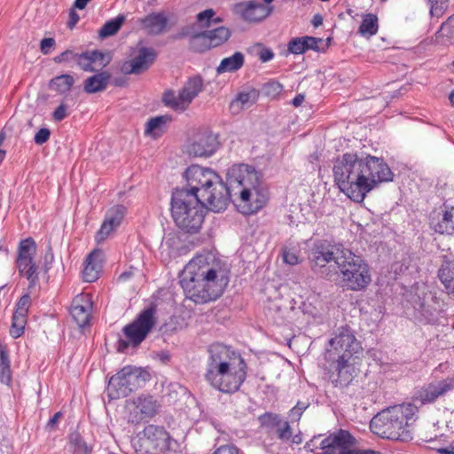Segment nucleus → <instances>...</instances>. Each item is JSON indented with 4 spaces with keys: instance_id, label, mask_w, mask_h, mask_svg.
I'll use <instances>...</instances> for the list:
<instances>
[{
    "instance_id": "obj_1",
    "label": "nucleus",
    "mask_w": 454,
    "mask_h": 454,
    "mask_svg": "<svg viewBox=\"0 0 454 454\" xmlns=\"http://www.w3.org/2000/svg\"><path fill=\"white\" fill-rule=\"evenodd\" d=\"M336 186L351 200L360 203L380 183L391 182L394 174L383 158L356 153L337 157L333 167Z\"/></svg>"
},
{
    "instance_id": "obj_2",
    "label": "nucleus",
    "mask_w": 454,
    "mask_h": 454,
    "mask_svg": "<svg viewBox=\"0 0 454 454\" xmlns=\"http://www.w3.org/2000/svg\"><path fill=\"white\" fill-rule=\"evenodd\" d=\"M207 360L204 374L206 381L223 394L239 391L247 377L248 366L242 355L222 343L207 348Z\"/></svg>"
},
{
    "instance_id": "obj_3",
    "label": "nucleus",
    "mask_w": 454,
    "mask_h": 454,
    "mask_svg": "<svg viewBox=\"0 0 454 454\" xmlns=\"http://www.w3.org/2000/svg\"><path fill=\"white\" fill-rule=\"evenodd\" d=\"M184 177L187 186L173 191L192 194L214 212H221L227 208L228 192L224 182L217 173L207 168L192 165L184 171Z\"/></svg>"
},
{
    "instance_id": "obj_4",
    "label": "nucleus",
    "mask_w": 454,
    "mask_h": 454,
    "mask_svg": "<svg viewBox=\"0 0 454 454\" xmlns=\"http://www.w3.org/2000/svg\"><path fill=\"white\" fill-rule=\"evenodd\" d=\"M418 407L403 403L379 411L370 421L371 431L383 439L408 442L412 439L411 426L417 419Z\"/></svg>"
},
{
    "instance_id": "obj_5",
    "label": "nucleus",
    "mask_w": 454,
    "mask_h": 454,
    "mask_svg": "<svg viewBox=\"0 0 454 454\" xmlns=\"http://www.w3.org/2000/svg\"><path fill=\"white\" fill-rule=\"evenodd\" d=\"M171 215L176 226L184 232L194 234L200 231L204 222L207 205L192 194L175 191L171 195Z\"/></svg>"
},
{
    "instance_id": "obj_6",
    "label": "nucleus",
    "mask_w": 454,
    "mask_h": 454,
    "mask_svg": "<svg viewBox=\"0 0 454 454\" xmlns=\"http://www.w3.org/2000/svg\"><path fill=\"white\" fill-rule=\"evenodd\" d=\"M187 274L192 271L194 277L200 278V281L205 282L207 287V295H212L213 299L217 300L223 293L228 285L229 278L221 263L210 254H199L192 258L186 265Z\"/></svg>"
},
{
    "instance_id": "obj_7",
    "label": "nucleus",
    "mask_w": 454,
    "mask_h": 454,
    "mask_svg": "<svg viewBox=\"0 0 454 454\" xmlns=\"http://www.w3.org/2000/svg\"><path fill=\"white\" fill-rule=\"evenodd\" d=\"M333 370L332 382L340 387L350 398L360 400L364 397L363 386L355 380L358 372V357L337 356L336 359H326Z\"/></svg>"
},
{
    "instance_id": "obj_8",
    "label": "nucleus",
    "mask_w": 454,
    "mask_h": 454,
    "mask_svg": "<svg viewBox=\"0 0 454 454\" xmlns=\"http://www.w3.org/2000/svg\"><path fill=\"white\" fill-rule=\"evenodd\" d=\"M338 269L342 276V281L347 289L361 291L366 288L372 281L369 266L366 262L351 250L342 248Z\"/></svg>"
},
{
    "instance_id": "obj_9",
    "label": "nucleus",
    "mask_w": 454,
    "mask_h": 454,
    "mask_svg": "<svg viewBox=\"0 0 454 454\" xmlns=\"http://www.w3.org/2000/svg\"><path fill=\"white\" fill-rule=\"evenodd\" d=\"M151 379L146 370L127 365L113 375L107 386V395L110 399L115 400L129 396L132 392L143 387Z\"/></svg>"
},
{
    "instance_id": "obj_10",
    "label": "nucleus",
    "mask_w": 454,
    "mask_h": 454,
    "mask_svg": "<svg viewBox=\"0 0 454 454\" xmlns=\"http://www.w3.org/2000/svg\"><path fill=\"white\" fill-rule=\"evenodd\" d=\"M342 246H336L326 239H317L309 247L308 261L311 270L324 278H331L337 271L334 262L338 265L339 257L342 256Z\"/></svg>"
},
{
    "instance_id": "obj_11",
    "label": "nucleus",
    "mask_w": 454,
    "mask_h": 454,
    "mask_svg": "<svg viewBox=\"0 0 454 454\" xmlns=\"http://www.w3.org/2000/svg\"><path fill=\"white\" fill-rule=\"evenodd\" d=\"M157 309L154 304L144 309L136 318L122 328L124 338L117 341V351L123 353L129 347H137L155 325Z\"/></svg>"
},
{
    "instance_id": "obj_12",
    "label": "nucleus",
    "mask_w": 454,
    "mask_h": 454,
    "mask_svg": "<svg viewBox=\"0 0 454 454\" xmlns=\"http://www.w3.org/2000/svg\"><path fill=\"white\" fill-rule=\"evenodd\" d=\"M176 443L163 426L149 424L132 441L137 454H166Z\"/></svg>"
},
{
    "instance_id": "obj_13",
    "label": "nucleus",
    "mask_w": 454,
    "mask_h": 454,
    "mask_svg": "<svg viewBox=\"0 0 454 454\" xmlns=\"http://www.w3.org/2000/svg\"><path fill=\"white\" fill-rule=\"evenodd\" d=\"M36 248V243L31 237L21 239L17 247L16 268L19 275L28 281V291H32L39 282V266L35 258Z\"/></svg>"
},
{
    "instance_id": "obj_14",
    "label": "nucleus",
    "mask_w": 454,
    "mask_h": 454,
    "mask_svg": "<svg viewBox=\"0 0 454 454\" xmlns=\"http://www.w3.org/2000/svg\"><path fill=\"white\" fill-rule=\"evenodd\" d=\"M260 173L253 166L239 163L233 164L226 173L224 186L228 192L227 206L231 195H237L243 188L260 186Z\"/></svg>"
},
{
    "instance_id": "obj_15",
    "label": "nucleus",
    "mask_w": 454,
    "mask_h": 454,
    "mask_svg": "<svg viewBox=\"0 0 454 454\" xmlns=\"http://www.w3.org/2000/svg\"><path fill=\"white\" fill-rule=\"evenodd\" d=\"M53 61L57 64L66 63L69 67L75 65L84 72H97L93 64L100 62L101 67H106L111 57L108 53L99 50L85 51L82 52H75L74 50H66L60 54L53 58Z\"/></svg>"
},
{
    "instance_id": "obj_16",
    "label": "nucleus",
    "mask_w": 454,
    "mask_h": 454,
    "mask_svg": "<svg viewBox=\"0 0 454 454\" xmlns=\"http://www.w3.org/2000/svg\"><path fill=\"white\" fill-rule=\"evenodd\" d=\"M361 347L356 340L353 331L348 325L338 328L333 338L329 340V348L326 349V359H336L337 356L358 357L356 354Z\"/></svg>"
},
{
    "instance_id": "obj_17",
    "label": "nucleus",
    "mask_w": 454,
    "mask_h": 454,
    "mask_svg": "<svg viewBox=\"0 0 454 454\" xmlns=\"http://www.w3.org/2000/svg\"><path fill=\"white\" fill-rule=\"evenodd\" d=\"M356 444V439L349 431L340 428L325 437L319 442V448L325 454H338L347 451H354L356 454H380L374 450L350 449Z\"/></svg>"
},
{
    "instance_id": "obj_18",
    "label": "nucleus",
    "mask_w": 454,
    "mask_h": 454,
    "mask_svg": "<svg viewBox=\"0 0 454 454\" xmlns=\"http://www.w3.org/2000/svg\"><path fill=\"white\" fill-rule=\"evenodd\" d=\"M231 201L237 210L245 215L260 211L268 202L265 191L260 186L243 188L237 195H231Z\"/></svg>"
},
{
    "instance_id": "obj_19",
    "label": "nucleus",
    "mask_w": 454,
    "mask_h": 454,
    "mask_svg": "<svg viewBox=\"0 0 454 454\" xmlns=\"http://www.w3.org/2000/svg\"><path fill=\"white\" fill-rule=\"evenodd\" d=\"M454 390V378L447 377L445 379L432 381L424 384L415 394L414 400L422 405L432 404L440 397L445 396L448 393Z\"/></svg>"
},
{
    "instance_id": "obj_20",
    "label": "nucleus",
    "mask_w": 454,
    "mask_h": 454,
    "mask_svg": "<svg viewBox=\"0 0 454 454\" xmlns=\"http://www.w3.org/2000/svg\"><path fill=\"white\" fill-rule=\"evenodd\" d=\"M192 271L187 274V267L185 266L181 276L180 285L184 290L185 297L196 304H205L215 301L212 295H207V287L204 281H200V278H192Z\"/></svg>"
},
{
    "instance_id": "obj_21",
    "label": "nucleus",
    "mask_w": 454,
    "mask_h": 454,
    "mask_svg": "<svg viewBox=\"0 0 454 454\" xmlns=\"http://www.w3.org/2000/svg\"><path fill=\"white\" fill-rule=\"evenodd\" d=\"M272 6H267L262 3L250 0L239 2L234 5L233 11L245 21L256 23L269 17L272 12Z\"/></svg>"
},
{
    "instance_id": "obj_22",
    "label": "nucleus",
    "mask_w": 454,
    "mask_h": 454,
    "mask_svg": "<svg viewBox=\"0 0 454 454\" xmlns=\"http://www.w3.org/2000/svg\"><path fill=\"white\" fill-rule=\"evenodd\" d=\"M430 229L440 235L454 233V206L443 204L439 211H433L429 215Z\"/></svg>"
},
{
    "instance_id": "obj_23",
    "label": "nucleus",
    "mask_w": 454,
    "mask_h": 454,
    "mask_svg": "<svg viewBox=\"0 0 454 454\" xmlns=\"http://www.w3.org/2000/svg\"><path fill=\"white\" fill-rule=\"evenodd\" d=\"M135 406V410L130 411L129 415V422L138 424L145 418H153L155 416L160 408L157 400L150 395H140L131 401Z\"/></svg>"
},
{
    "instance_id": "obj_24",
    "label": "nucleus",
    "mask_w": 454,
    "mask_h": 454,
    "mask_svg": "<svg viewBox=\"0 0 454 454\" xmlns=\"http://www.w3.org/2000/svg\"><path fill=\"white\" fill-rule=\"evenodd\" d=\"M157 52L151 47H140L137 54L129 61H126L122 66V71L126 74H140L145 72L155 61Z\"/></svg>"
},
{
    "instance_id": "obj_25",
    "label": "nucleus",
    "mask_w": 454,
    "mask_h": 454,
    "mask_svg": "<svg viewBox=\"0 0 454 454\" xmlns=\"http://www.w3.org/2000/svg\"><path fill=\"white\" fill-rule=\"evenodd\" d=\"M136 24L147 35L157 36L167 31L168 18L164 12H152L142 18H138Z\"/></svg>"
},
{
    "instance_id": "obj_26",
    "label": "nucleus",
    "mask_w": 454,
    "mask_h": 454,
    "mask_svg": "<svg viewBox=\"0 0 454 454\" xmlns=\"http://www.w3.org/2000/svg\"><path fill=\"white\" fill-rule=\"evenodd\" d=\"M126 214L127 207L123 205L118 204L110 207L106 211L102 225L96 234V240L98 242L105 240L113 231L121 225Z\"/></svg>"
},
{
    "instance_id": "obj_27",
    "label": "nucleus",
    "mask_w": 454,
    "mask_h": 454,
    "mask_svg": "<svg viewBox=\"0 0 454 454\" xmlns=\"http://www.w3.org/2000/svg\"><path fill=\"white\" fill-rule=\"evenodd\" d=\"M218 145L216 136L212 133H204L190 145L188 153L195 157H208L215 153Z\"/></svg>"
},
{
    "instance_id": "obj_28",
    "label": "nucleus",
    "mask_w": 454,
    "mask_h": 454,
    "mask_svg": "<svg viewBox=\"0 0 454 454\" xmlns=\"http://www.w3.org/2000/svg\"><path fill=\"white\" fill-rule=\"evenodd\" d=\"M92 303L90 300L84 297H76L73 300L70 314L81 328L89 325L91 317Z\"/></svg>"
},
{
    "instance_id": "obj_29",
    "label": "nucleus",
    "mask_w": 454,
    "mask_h": 454,
    "mask_svg": "<svg viewBox=\"0 0 454 454\" xmlns=\"http://www.w3.org/2000/svg\"><path fill=\"white\" fill-rule=\"evenodd\" d=\"M437 278L444 286V292L448 295L454 296V259L448 255L442 256V264L437 270Z\"/></svg>"
},
{
    "instance_id": "obj_30",
    "label": "nucleus",
    "mask_w": 454,
    "mask_h": 454,
    "mask_svg": "<svg viewBox=\"0 0 454 454\" xmlns=\"http://www.w3.org/2000/svg\"><path fill=\"white\" fill-rule=\"evenodd\" d=\"M101 254L100 250L95 249L87 255L82 270V278L85 282L92 283L98 278L101 269Z\"/></svg>"
},
{
    "instance_id": "obj_31",
    "label": "nucleus",
    "mask_w": 454,
    "mask_h": 454,
    "mask_svg": "<svg viewBox=\"0 0 454 454\" xmlns=\"http://www.w3.org/2000/svg\"><path fill=\"white\" fill-rule=\"evenodd\" d=\"M111 79L107 71L99 72L88 77L83 82V90L88 94H94L105 90Z\"/></svg>"
},
{
    "instance_id": "obj_32",
    "label": "nucleus",
    "mask_w": 454,
    "mask_h": 454,
    "mask_svg": "<svg viewBox=\"0 0 454 454\" xmlns=\"http://www.w3.org/2000/svg\"><path fill=\"white\" fill-rule=\"evenodd\" d=\"M203 81L200 76H193L190 78L179 90L181 93V98L184 99V103L188 106L192 101L198 96L202 90Z\"/></svg>"
},
{
    "instance_id": "obj_33",
    "label": "nucleus",
    "mask_w": 454,
    "mask_h": 454,
    "mask_svg": "<svg viewBox=\"0 0 454 454\" xmlns=\"http://www.w3.org/2000/svg\"><path fill=\"white\" fill-rule=\"evenodd\" d=\"M171 121L172 117L168 114L151 118L145 124V133L153 137H159L166 131L168 124Z\"/></svg>"
},
{
    "instance_id": "obj_34",
    "label": "nucleus",
    "mask_w": 454,
    "mask_h": 454,
    "mask_svg": "<svg viewBox=\"0 0 454 454\" xmlns=\"http://www.w3.org/2000/svg\"><path fill=\"white\" fill-rule=\"evenodd\" d=\"M413 307L422 317L424 323L434 324L438 320L437 309L427 304L425 301V298L418 296L413 301Z\"/></svg>"
},
{
    "instance_id": "obj_35",
    "label": "nucleus",
    "mask_w": 454,
    "mask_h": 454,
    "mask_svg": "<svg viewBox=\"0 0 454 454\" xmlns=\"http://www.w3.org/2000/svg\"><path fill=\"white\" fill-rule=\"evenodd\" d=\"M245 63V56L240 51H236L233 55L224 58L216 68L218 74L231 73L239 70Z\"/></svg>"
},
{
    "instance_id": "obj_36",
    "label": "nucleus",
    "mask_w": 454,
    "mask_h": 454,
    "mask_svg": "<svg viewBox=\"0 0 454 454\" xmlns=\"http://www.w3.org/2000/svg\"><path fill=\"white\" fill-rule=\"evenodd\" d=\"M435 42L442 45L454 43V14L449 17L435 33Z\"/></svg>"
},
{
    "instance_id": "obj_37",
    "label": "nucleus",
    "mask_w": 454,
    "mask_h": 454,
    "mask_svg": "<svg viewBox=\"0 0 454 454\" xmlns=\"http://www.w3.org/2000/svg\"><path fill=\"white\" fill-rule=\"evenodd\" d=\"M208 41L207 34L205 30L191 34L189 37V49L195 53H205L212 49Z\"/></svg>"
},
{
    "instance_id": "obj_38",
    "label": "nucleus",
    "mask_w": 454,
    "mask_h": 454,
    "mask_svg": "<svg viewBox=\"0 0 454 454\" xmlns=\"http://www.w3.org/2000/svg\"><path fill=\"white\" fill-rule=\"evenodd\" d=\"M205 31L207 34L209 40L208 43H210L212 49L223 45L230 39L231 35V30L223 26L214 29H207Z\"/></svg>"
},
{
    "instance_id": "obj_39",
    "label": "nucleus",
    "mask_w": 454,
    "mask_h": 454,
    "mask_svg": "<svg viewBox=\"0 0 454 454\" xmlns=\"http://www.w3.org/2000/svg\"><path fill=\"white\" fill-rule=\"evenodd\" d=\"M74 83V77L71 74H64L53 77L49 82V87L63 95L71 90Z\"/></svg>"
},
{
    "instance_id": "obj_40",
    "label": "nucleus",
    "mask_w": 454,
    "mask_h": 454,
    "mask_svg": "<svg viewBox=\"0 0 454 454\" xmlns=\"http://www.w3.org/2000/svg\"><path fill=\"white\" fill-rule=\"evenodd\" d=\"M378 17L374 13H366L362 16V22L358 28V33L364 36H372L378 33L379 22Z\"/></svg>"
},
{
    "instance_id": "obj_41",
    "label": "nucleus",
    "mask_w": 454,
    "mask_h": 454,
    "mask_svg": "<svg viewBox=\"0 0 454 454\" xmlns=\"http://www.w3.org/2000/svg\"><path fill=\"white\" fill-rule=\"evenodd\" d=\"M126 20L124 14H119L114 19L107 20L98 30V36L102 39L115 35Z\"/></svg>"
},
{
    "instance_id": "obj_42",
    "label": "nucleus",
    "mask_w": 454,
    "mask_h": 454,
    "mask_svg": "<svg viewBox=\"0 0 454 454\" xmlns=\"http://www.w3.org/2000/svg\"><path fill=\"white\" fill-rule=\"evenodd\" d=\"M12 381L11 362L6 348L0 345V382L10 385Z\"/></svg>"
},
{
    "instance_id": "obj_43",
    "label": "nucleus",
    "mask_w": 454,
    "mask_h": 454,
    "mask_svg": "<svg viewBox=\"0 0 454 454\" xmlns=\"http://www.w3.org/2000/svg\"><path fill=\"white\" fill-rule=\"evenodd\" d=\"M258 422L260 424V427L267 431H271L281 426L282 419L278 413L266 411L258 417Z\"/></svg>"
},
{
    "instance_id": "obj_44",
    "label": "nucleus",
    "mask_w": 454,
    "mask_h": 454,
    "mask_svg": "<svg viewBox=\"0 0 454 454\" xmlns=\"http://www.w3.org/2000/svg\"><path fill=\"white\" fill-rule=\"evenodd\" d=\"M184 99L181 98V93L178 95L175 93L173 90H167L164 92L162 97V101L165 106L171 107L176 111H184L187 109L186 103L184 101Z\"/></svg>"
},
{
    "instance_id": "obj_45",
    "label": "nucleus",
    "mask_w": 454,
    "mask_h": 454,
    "mask_svg": "<svg viewBox=\"0 0 454 454\" xmlns=\"http://www.w3.org/2000/svg\"><path fill=\"white\" fill-rule=\"evenodd\" d=\"M215 12L213 9H207L196 16L197 22L201 27L209 28L213 24H219L223 21L220 17H215Z\"/></svg>"
},
{
    "instance_id": "obj_46",
    "label": "nucleus",
    "mask_w": 454,
    "mask_h": 454,
    "mask_svg": "<svg viewBox=\"0 0 454 454\" xmlns=\"http://www.w3.org/2000/svg\"><path fill=\"white\" fill-rule=\"evenodd\" d=\"M69 443L73 448L74 454H90L91 448L88 446L78 432L69 434Z\"/></svg>"
},
{
    "instance_id": "obj_47",
    "label": "nucleus",
    "mask_w": 454,
    "mask_h": 454,
    "mask_svg": "<svg viewBox=\"0 0 454 454\" xmlns=\"http://www.w3.org/2000/svg\"><path fill=\"white\" fill-rule=\"evenodd\" d=\"M27 320V317L20 316L13 313L12 317V325L9 330L10 335L13 339H17L24 333Z\"/></svg>"
},
{
    "instance_id": "obj_48",
    "label": "nucleus",
    "mask_w": 454,
    "mask_h": 454,
    "mask_svg": "<svg viewBox=\"0 0 454 454\" xmlns=\"http://www.w3.org/2000/svg\"><path fill=\"white\" fill-rule=\"evenodd\" d=\"M262 91L266 97L275 99L283 91V85L278 81L270 80L263 84Z\"/></svg>"
},
{
    "instance_id": "obj_49",
    "label": "nucleus",
    "mask_w": 454,
    "mask_h": 454,
    "mask_svg": "<svg viewBox=\"0 0 454 454\" xmlns=\"http://www.w3.org/2000/svg\"><path fill=\"white\" fill-rule=\"evenodd\" d=\"M32 291H28L25 293L17 301L16 309L14 314L24 316L27 317L28 310L32 303V299L30 296Z\"/></svg>"
},
{
    "instance_id": "obj_50",
    "label": "nucleus",
    "mask_w": 454,
    "mask_h": 454,
    "mask_svg": "<svg viewBox=\"0 0 454 454\" xmlns=\"http://www.w3.org/2000/svg\"><path fill=\"white\" fill-rule=\"evenodd\" d=\"M306 41L304 36L292 38L287 44V49L290 53L298 55L307 51Z\"/></svg>"
},
{
    "instance_id": "obj_51",
    "label": "nucleus",
    "mask_w": 454,
    "mask_h": 454,
    "mask_svg": "<svg viewBox=\"0 0 454 454\" xmlns=\"http://www.w3.org/2000/svg\"><path fill=\"white\" fill-rule=\"evenodd\" d=\"M309 403L298 401L296 404L289 411V417L291 418V419L299 420L304 411L309 407Z\"/></svg>"
},
{
    "instance_id": "obj_52",
    "label": "nucleus",
    "mask_w": 454,
    "mask_h": 454,
    "mask_svg": "<svg viewBox=\"0 0 454 454\" xmlns=\"http://www.w3.org/2000/svg\"><path fill=\"white\" fill-rule=\"evenodd\" d=\"M278 437L282 441H289L292 437V431L287 421H282L280 427L277 428Z\"/></svg>"
},
{
    "instance_id": "obj_53",
    "label": "nucleus",
    "mask_w": 454,
    "mask_h": 454,
    "mask_svg": "<svg viewBox=\"0 0 454 454\" xmlns=\"http://www.w3.org/2000/svg\"><path fill=\"white\" fill-rule=\"evenodd\" d=\"M51 137V131L47 128L40 129L34 137V141L36 145H43L46 143Z\"/></svg>"
},
{
    "instance_id": "obj_54",
    "label": "nucleus",
    "mask_w": 454,
    "mask_h": 454,
    "mask_svg": "<svg viewBox=\"0 0 454 454\" xmlns=\"http://www.w3.org/2000/svg\"><path fill=\"white\" fill-rule=\"evenodd\" d=\"M448 0H431L430 12L433 15H441L447 7Z\"/></svg>"
},
{
    "instance_id": "obj_55",
    "label": "nucleus",
    "mask_w": 454,
    "mask_h": 454,
    "mask_svg": "<svg viewBox=\"0 0 454 454\" xmlns=\"http://www.w3.org/2000/svg\"><path fill=\"white\" fill-rule=\"evenodd\" d=\"M304 39L306 41L305 45L307 46V51L308 50H313L315 51H323V49H321L319 46V44H321L323 43L322 38H317V37L306 35V36H304Z\"/></svg>"
},
{
    "instance_id": "obj_56",
    "label": "nucleus",
    "mask_w": 454,
    "mask_h": 454,
    "mask_svg": "<svg viewBox=\"0 0 454 454\" xmlns=\"http://www.w3.org/2000/svg\"><path fill=\"white\" fill-rule=\"evenodd\" d=\"M68 115L67 106L65 103H61L52 113V119L55 121H61Z\"/></svg>"
},
{
    "instance_id": "obj_57",
    "label": "nucleus",
    "mask_w": 454,
    "mask_h": 454,
    "mask_svg": "<svg viewBox=\"0 0 454 454\" xmlns=\"http://www.w3.org/2000/svg\"><path fill=\"white\" fill-rule=\"evenodd\" d=\"M260 50L257 53L259 59L262 62H268L274 58V52L271 49L262 46V44L259 45Z\"/></svg>"
},
{
    "instance_id": "obj_58",
    "label": "nucleus",
    "mask_w": 454,
    "mask_h": 454,
    "mask_svg": "<svg viewBox=\"0 0 454 454\" xmlns=\"http://www.w3.org/2000/svg\"><path fill=\"white\" fill-rule=\"evenodd\" d=\"M64 416L62 411L56 412L47 422L46 429L50 432L55 431L58 427V424L59 419H61Z\"/></svg>"
},
{
    "instance_id": "obj_59",
    "label": "nucleus",
    "mask_w": 454,
    "mask_h": 454,
    "mask_svg": "<svg viewBox=\"0 0 454 454\" xmlns=\"http://www.w3.org/2000/svg\"><path fill=\"white\" fill-rule=\"evenodd\" d=\"M55 39L52 37L43 38L40 43L41 52L47 55L51 52V48L55 45Z\"/></svg>"
},
{
    "instance_id": "obj_60",
    "label": "nucleus",
    "mask_w": 454,
    "mask_h": 454,
    "mask_svg": "<svg viewBox=\"0 0 454 454\" xmlns=\"http://www.w3.org/2000/svg\"><path fill=\"white\" fill-rule=\"evenodd\" d=\"M283 261L289 265H296L299 262L298 255L290 251V250H285L283 253Z\"/></svg>"
},
{
    "instance_id": "obj_61",
    "label": "nucleus",
    "mask_w": 454,
    "mask_h": 454,
    "mask_svg": "<svg viewBox=\"0 0 454 454\" xmlns=\"http://www.w3.org/2000/svg\"><path fill=\"white\" fill-rule=\"evenodd\" d=\"M213 454H239V450L234 445H223L219 447Z\"/></svg>"
},
{
    "instance_id": "obj_62",
    "label": "nucleus",
    "mask_w": 454,
    "mask_h": 454,
    "mask_svg": "<svg viewBox=\"0 0 454 454\" xmlns=\"http://www.w3.org/2000/svg\"><path fill=\"white\" fill-rule=\"evenodd\" d=\"M322 436V434L314 435L309 442L304 445V449L308 452H315L319 448V444L317 445V440Z\"/></svg>"
},
{
    "instance_id": "obj_63",
    "label": "nucleus",
    "mask_w": 454,
    "mask_h": 454,
    "mask_svg": "<svg viewBox=\"0 0 454 454\" xmlns=\"http://www.w3.org/2000/svg\"><path fill=\"white\" fill-rule=\"evenodd\" d=\"M79 20V14L74 9H71L69 12V20L67 21V27L70 29H73L74 26L78 23Z\"/></svg>"
},
{
    "instance_id": "obj_64",
    "label": "nucleus",
    "mask_w": 454,
    "mask_h": 454,
    "mask_svg": "<svg viewBox=\"0 0 454 454\" xmlns=\"http://www.w3.org/2000/svg\"><path fill=\"white\" fill-rule=\"evenodd\" d=\"M236 100L244 106L251 101V94L249 92H241L237 96Z\"/></svg>"
}]
</instances>
